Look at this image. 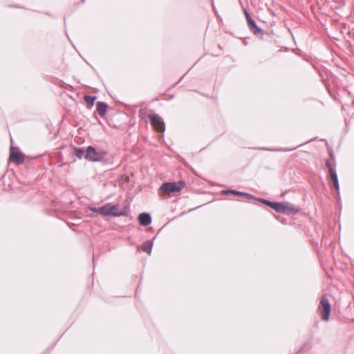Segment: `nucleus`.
I'll use <instances>...</instances> for the list:
<instances>
[{
    "instance_id": "nucleus-7",
    "label": "nucleus",
    "mask_w": 354,
    "mask_h": 354,
    "mask_svg": "<svg viewBox=\"0 0 354 354\" xmlns=\"http://www.w3.org/2000/svg\"><path fill=\"white\" fill-rule=\"evenodd\" d=\"M149 118L150 120L151 125L158 132H163L165 130V122L162 118L158 115H149Z\"/></svg>"
},
{
    "instance_id": "nucleus-2",
    "label": "nucleus",
    "mask_w": 354,
    "mask_h": 354,
    "mask_svg": "<svg viewBox=\"0 0 354 354\" xmlns=\"http://www.w3.org/2000/svg\"><path fill=\"white\" fill-rule=\"evenodd\" d=\"M266 205L272 207L279 212L290 214L295 212L297 209L291 204L286 202H277L276 201H261Z\"/></svg>"
},
{
    "instance_id": "nucleus-9",
    "label": "nucleus",
    "mask_w": 354,
    "mask_h": 354,
    "mask_svg": "<svg viewBox=\"0 0 354 354\" xmlns=\"http://www.w3.org/2000/svg\"><path fill=\"white\" fill-rule=\"evenodd\" d=\"M250 30L256 36L260 38H263V30L257 24L255 21L252 19V20L247 22Z\"/></svg>"
},
{
    "instance_id": "nucleus-15",
    "label": "nucleus",
    "mask_w": 354,
    "mask_h": 354,
    "mask_svg": "<svg viewBox=\"0 0 354 354\" xmlns=\"http://www.w3.org/2000/svg\"><path fill=\"white\" fill-rule=\"evenodd\" d=\"M152 245H153V243L151 241H146L145 243H143L142 245V250L145 251V252L148 253L149 254H151V249H152Z\"/></svg>"
},
{
    "instance_id": "nucleus-16",
    "label": "nucleus",
    "mask_w": 354,
    "mask_h": 354,
    "mask_svg": "<svg viewBox=\"0 0 354 354\" xmlns=\"http://www.w3.org/2000/svg\"><path fill=\"white\" fill-rule=\"evenodd\" d=\"M120 185H124L129 182V177L127 174H122L118 179Z\"/></svg>"
},
{
    "instance_id": "nucleus-13",
    "label": "nucleus",
    "mask_w": 354,
    "mask_h": 354,
    "mask_svg": "<svg viewBox=\"0 0 354 354\" xmlns=\"http://www.w3.org/2000/svg\"><path fill=\"white\" fill-rule=\"evenodd\" d=\"M72 155L75 156L79 159H82L86 155V150L82 147H73Z\"/></svg>"
},
{
    "instance_id": "nucleus-19",
    "label": "nucleus",
    "mask_w": 354,
    "mask_h": 354,
    "mask_svg": "<svg viewBox=\"0 0 354 354\" xmlns=\"http://www.w3.org/2000/svg\"><path fill=\"white\" fill-rule=\"evenodd\" d=\"M297 148H298V146L295 147V148H293L292 149H297Z\"/></svg>"
},
{
    "instance_id": "nucleus-8",
    "label": "nucleus",
    "mask_w": 354,
    "mask_h": 354,
    "mask_svg": "<svg viewBox=\"0 0 354 354\" xmlns=\"http://www.w3.org/2000/svg\"><path fill=\"white\" fill-rule=\"evenodd\" d=\"M9 161L14 162L17 165H20L24 162V157L22 153L16 151L13 147H10Z\"/></svg>"
},
{
    "instance_id": "nucleus-18",
    "label": "nucleus",
    "mask_w": 354,
    "mask_h": 354,
    "mask_svg": "<svg viewBox=\"0 0 354 354\" xmlns=\"http://www.w3.org/2000/svg\"><path fill=\"white\" fill-rule=\"evenodd\" d=\"M330 158H331L332 159H333V158H334V157H333V153H330Z\"/></svg>"
},
{
    "instance_id": "nucleus-4",
    "label": "nucleus",
    "mask_w": 354,
    "mask_h": 354,
    "mask_svg": "<svg viewBox=\"0 0 354 354\" xmlns=\"http://www.w3.org/2000/svg\"><path fill=\"white\" fill-rule=\"evenodd\" d=\"M106 156V152L104 150L88 146L86 149L84 158L91 162H100L104 160Z\"/></svg>"
},
{
    "instance_id": "nucleus-20",
    "label": "nucleus",
    "mask_w": 354,
    "mask_h": 354,
    "mask_svg": "<svg viewBox=\"0 0 354 354\" xmlns=\"http://www.w3.org/2000/svg\"><path fill=\"white\" fill-rule=\"evenodd\" d=\"M297 148H298V146L295 147V148H293L292 149H297Z\"/></svg>"
},
{
    "instance_id": "nucleus-12",
    "label": "nucleus",
    "mask_w": 354,
    "mask_h": 354,
    "mask_svg": "<svg viewBox=\"0 0 354 354\" xmlns=\"http://www.w3.org/2000/svg\"><path fill=\"white\" fill-rule=\"evenodd\" d=\"M138 221L140 225L147 226L151 223V216L147 213H142L138 216Z\"/></svg>"
},
{
    "instance_id": "nucleus-11",
    "label": "nucleus",
    "mask_w": 354,
    "mask_h": 354,
    "mask_svg": "<svg viewBox=\"0 0 354 354\" xmlns=\"http://www.w3.org/2000/svg\"><path fill=\"white\" fill-rule=\"evenodd\" d=\"M97 111L101 117H104L107 111L108 104L104 102H97L96 104Z\"/></svg>"
},
{
    "instance_id": "nucleus-5",
    "label": "nucleus",
    "mask_w": 354,
    "mask_h": 354,
    "mask_svg": "<svg viewBox=\"0 0 354 354\" xmlns=\"http://www.w3.org/2000/svg\"><path fill=\"white\" fill-rule=\"evenodd\" d=\"M330 304L328 300L325 297H322L319 306V312L323 320L328 321L330 314Z\"/></svg>"
},
{
    "instance_id": "nucleus-17",
    "label": "nucleus",
    "mask_w": 354,
    "mask_h": 354,
    "mask_svg": "<svg viewBox=\"0 0 354 354\" xmlns=\"http://www.w3.org/2000/svg\"><path fill=\"white\" fill-rule=\"evenodd\" d=\"M243 12L245 16L247 22L252 19L250 14L249 13L246 8H243Z\"/></svg>"
},
{
    "instance_id": "nucleus-10",
    "label": "nucleus",
    "mask_w": 354,
    "mask_h": 354,
    "mask_svg": "<svg viewBox=\"0 0 354 354\" xmlns=\"http://www.w3.org/2000/svg\"><path fill=\"white\" fill-rule=\"evenodd\" d=\"M221 194L223 195H228L229 194H232L234 196H247L249 197L250 199H261V198H257L250 194H247L245 192L236 191L234 189H224L221 191Z\"/></svg>"
},
{
    "instance_id": "nucleus-1",
    "label": "nucleus",
    "mask_w": 354,
    "mask_h": 354,
    "mask_svg": "<svg viewBox=\"0 0 354 354\" xmlns=\"http://www.w3.org/2000/svg\"><path fill=\"white\" fill-rule=\"evenodd\" d=\"M92 211L97 212L102 215L118 216L125 214L127 207L120 205L106 204L97 209L91 208Z\"/></svg>"
},
{
    "instance_id": "nucleus-6",
    "label": "nucleus",
    "mask_w": 354,
    "mask_h": 354,
    "mask_svg": "<svg viewBox=\"0 0 354 354\" xmlns=\"http://www.w3.org/2000/svg\"><path fill=\"white\" fill-rule=\"evenodd\" d=\"M326 167L328 168L329 176L334 185V187L337 190H339V185L338 182V178L337 174L336 171V165L334 164V165H332V163L330 162V160H327L326 162Z\"/></svg>"
},
{
    "instance_id": "nucleus-14",
    "label": "nucleus",
    "mask_w": 354,
    "mask_h": 354,
    "mask_svg": "<svg viewBox=\"0 0 354 354\" xmlns=\"http://www.w3.org/2000/svg\"><path fill=\"white\" fill-rule=\"evenodd\" d=\"M96 98H97L96 96H91L88 95H85L84 96V100L86 103L88 109H90L93 106L94 102H95V100H96Z\"/></svg>"
},
{
    "instance_id": "nucleus-3",
    "label": "nucleus",
    "mask_w": 354,
    "mask_h": 354,
    "mask_svg": "<svg viewBox=\"0 0 354 354\" xmlns=\"http://www.w3.org/2000/svg\"><path fill=\"white\" fill-rule=\"evenodd\" d=\"M186 186L185 180H178L177 182H166L163 183L159 188V193H171L180 192Z\"/></svg>"
}]
</instances>
